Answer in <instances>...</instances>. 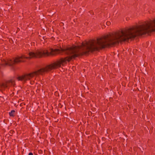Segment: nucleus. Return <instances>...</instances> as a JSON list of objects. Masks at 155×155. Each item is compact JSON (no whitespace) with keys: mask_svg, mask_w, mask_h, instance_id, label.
I'll return each instance as SVG.
<instances>
[{"mask_svg":"<svg viewBox=\"0 0 155 155\" xmlns=\"http://www.w3.org/2000/svg\"><path fill=\"white\" fill-rule=\"evenodd\" d=\"M155 31V19L153 20V24L146 22L135 26V38L138 36L144 37L147 34L150 35L152 32Z\"/></svg>","mask_w":155,"mask_h":155,"instance_id":"obj_1","label":"nucleus"},{"mask_svg":"<svg viewBox=\"0 0 155 155\" xmlns=\"http://www.w3.org/2000/svg\"><path fill=\"white\" fill-rule=\"evenodd\" d=\"M15 110H12L9 113V115L10 117H14L15 114Z\"/></svg>","mask_w":155,"mask_h":155,"instance_id":"obj_2","label":"nucleus"},{"mask_svg":"<svg viewBox=\"0 0 155 155\" xmlns=\"http://www.w3.org/2000/svg\"><path fill=\"white\" fill-rule=\"evenodd\" d=\"M8 82L10 85L15 86V81L12 79H11L8 81Z\"/></svg>","mask_w":155,"mask_h":155,"instance_id":"obj_3","label":"nucleus"},{"mask_svg":"<svg viewBox=\"0 0 155 155\" xmlns=\"http://www.w3.org/2000/svg\"><path fill=\"white\" fill-rule=\"evenodd\" d=\"M58 107L60 108H61L62 107L63 105L61 104V103H59L58 104Z\"/></svg>","mask_w":155,"mask_h":155,"instance_id":"obj_4","label":"nucleus"},{"mask_svg":"<svg viewBox=\"0 0 155 155\" xmlns=\"http://www.w3.org/2000/svg\"><path fill=\"white\" fill-rule=\"evenodd\" d=\"M54 95L57 96H59V93L58 91H56L54 93Z\"/></svg>","mask_w":155,"mask_h":155,"instance_id":"obj_5","label":"nucleus"},{"mask_svg":"<svg viewBox=\"0 0 155 155\" xmlns=\"http://www.w3.org/2000/svg\"><path fill=\"white\" fill-rule=\"evenodd\" d=\"M14 132V131L13 130H11L10 131V133L11 134H13Z\"/></svg>","mask_w":155,"mask_h":155,"instance_id":"obj_6","label":"nucleus"},{"mask_svg":"<svg viewBox=\"0 0 155 155\" xmlns=\"http://www.w3.org/2000/svg\"><path fill=\"white\" fill-rule=\"evenodd\" d=\"M110 24V21H107V22H106V24L108 26H109V25Z\"/></svg>","mask_w":155,"mask_h":155,"instance_id":"obj_7","label":"nucleus"},{"mask_svg":"<svg viewBox=\"0 0 155 155\" xmlns=\"http://www.w3.org/2000/svg\"><path fill=\"white\" fill-rule=\"evenodd\" d=\"M109 100L110 101H111L113 100V98L112 97H110L109 98Z\"/></svg>","mask_w":155,"mask_h":155,"instance_id":"obj_8","label":"nucleus"},{"mask_svg":"<svg viewBox=\"0 0 155 155\" xmlns=\"http://www.w3.org/2000/svg\"><path fill=\"white\" fill-rule=\"evenodd\" d=\"M28 155H33V153L32 152H30L28 153Z\"/></svg>","mask_w":155,"mask_h":155,"instance_id":"obj_9","label":"nucleus"},{"mask_svg":"<svg viewBox=\"0 0 155 155\" xmlns=\"http://www.w3.org/2000/svg\"><path fill=\"white\" fill-rule=\"evenodd\" d=\"M91 12V14L93 15L94 14V13L92 12Z\"/></svg>","mask_w":155,"mask_h":155,"instance_id":"obj_10","label":"nucleus"},{"mask_svg":"<svg viewBox=\"0 0 155 155\" xmlns=\"http://www.w3.org/2000/svg\"><path fill=\"white\" fill-rule=\"evenodd\" d=\"M43 39L45 40V37H43Z\"/></svg>","mask_w":155,"mask_h":155,"instance_id":"obj_11","label":"nucleus"},{"mask_svg":"<svg viewBox=\"0 0 155 155\" xmlns=\"http://www.w3.org/2000/svg\"><path fill=\"white\" fill-rule=\"evenodd\" d=\"M128 20V19H127V18H126V20Z\"/></svg>","mask_w":155,"mask_h":155,"instance_id":"obj_12","label":"nucleus"},{"mask_svg":"<svg viewBox=\"0 0 155 155\" xmlns=\"http://www.w3.org/2000/svg\"><path fill=\"white\" fill-rule=\"evenodd\" d=\"M128 20V19H127V18H126V20Z\"/></svg>","mask_w":155,"mask_h":155,"instance_id":"obj_13","label":"nucleus"}]
</instances>
